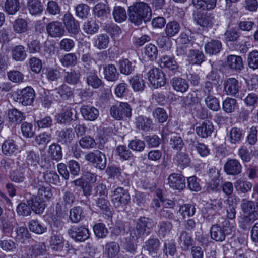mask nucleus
<instances>
[{
    "label": "nucleus",
    "mask_w": 258,
    "mask_h": 258,
    "mask_svg": "<svg viewBox=\"0 0 258 258\" xmlns=\"http://www.w3.org/2000/svg\"><path fill=\"white\" fill-rule=\"evenodd\" d=\"M85 159L91 162L95 168L100 170H104L106 166V156L98 150L87 154L85 156Z\"/></svg>",
    "instance_id": "nucleus-8"
},
{
    "label": "nucleus",
    "mask_w": 258,
    "mask_h": 258,
    "mask_svg": "<svg viewBox=\"0 0 258 258\" xmlns=\"http://www.w3.org/2000/svg\"><path fill=\"white\" fill-rule=\"evenodd\" d=\"M135 124L137 128L145 132H148L153 128V123L151 119L143 116H139L136 118Z\"/></svg>",
    "instance_id": "nucleus-24"
},
{
    "label": "nucleus",
    "mask_w": 258,
    "mask_h": 258,
    "mask_svg": "<svg viewBox=\"0 0 258 258\" xmlns=\"http://www.w3.org/2000/svg\"><path fill=\"white\" fill-rule=\"evenodd\" d=\"M26 161L28 165L35 167L39 163L40 157L38 153L33 150L26 152Z\"/></svg>",
    "instance_id": "nucleus-58"
},
{
    "label": "nucleus",
    "mask_w": 258,
    "mask_h": 258,
    "mask_svg": "<svg viewBox=\"0 0 258 258\" xmlns=\"http://www.w3.org/2000/svg\"><path fill=\"white\" fill-rule=\"evenodd\" d=\"M227 64L230 69L236 71H241L243 68L242 58L238 55H229L227 59Z\"/></svg>",
    "instance_id": "nucleus-27"
},
{
    "label": "nucleus",
    "mask_w": 258,
    "mask_h": 258,
    "mask_svg": "<svg viewBox=\"0 0 258 258\" xmlns=\"http://www.w3.org/2000/svg\"><path fill=\"white\" fill-rule=\"evenodd\" d=\"M63 22L69 33L72 35H76L80 31L79 22L73 15L68 13L64 15Z\"/></svg>",
    "instance_id": "nucleus-11"
},
{
    "label": "nucleus",
    "mask_w": 258,
    "mask_h": 258,
    "mask_svg": "<svg viewBox=\"0 0 258 258\" xmlns=\"http://www.w3.org/2000/svg\"><path fill=\"white\" fill-rule=\"evenodd\" d=\"M83 209L80 207H74L70 211L69 219L72 223L79 222L82 218Z\"/></svg>",
    "instance_id": "nucleus-59"
},
{
    "label": "nucleus",
    "mask_w": 258,
    "mask_h": 258,
    "mask_svg": "<svg viewBox=\"0 0 258 258\" xmlns=\"http://www.w3.org/2000/svg\"><path fill=\"white\" fill-rule=\"evenodd\" d=\"M26 169L19 167L12 171L9 175L10 179L15 183H22L25 179V172Z\"/></svg>",
    "instance_id": "nucleus-48"
},
{
    "label": "nucleus",
    "mask_w": 258,
    "mask_h": 258,
    "mask_svg": "<svg viewBox=\"0 0 258 258\" xmlns=\"http://www.w3.org/2000/svg\"><path fill=\"white\" fill-rule=\"evenodd\" d=\"M29 206L36 214L42 213L45 209L44 201L37 197L32 196L27 201Z\"/></svg>",
    "instance_id": "nucleus-28"
},
{
    "label": "nucleus",
    "mask_w": 258,
    "mask_h": 258,
    "mask_svg": "<svg viewBox=\"0 0 258 258\" xmlns=\"http://www.w3.org/2000/svg\"><path fill=\"white\" fill-rule=\"evenodd\" d=\"M148 81L155 88L163 86L166 84V78L163 71L159 68L152 67L147 74Z\"/></svg>",
    "instance_id": "nucleus-6"
},
{
    "label": "nucleus",
    "mask_w": 258,
    "mask_h": 258,
    "mask_svg": "<svg viewBox=\"0 0 258 258\" xmlns=\"http://www.w3.org/2000/svg\"><path fill=\"white\" fill-rule=\"evenodd\" d=\"M130 199L128 192L120 187L115 188L111 195V201L116 208L128 204L130 202Z\"/></svg>",
    "instance_id": "nucleus-7"
},
{
    "label": "nucleus",
    "mask_w": 258,
    "mask_h": 258,
    "mask_svg": "<svg viewBox=\"0 0 258 258\" xmlns=\"http://www.w3.org/2000/svg\"><path fill=\"white\" fill-rule=\"evenodd\" d=\"M178 242L183 251L189 250L193 246L195 241L191 234L186 231L182 230L179 234Z\"/></svg>",
    "instance_id": "nucleus-16"
},
{
    "label": "nucleus",
    "mask_w": 258,
    "mask_h": 258,
    "mask_svg": "<svg viewBox=\"0 0 258 258\" xmlns=\"http://www.w3.org/2000/svg\"><path fill=\"white\" fill-rule=\"evenodd\" d=\"M28 226L31 232L37 234H41L47 230L46 227L37 219L30 220Z\"/></svg>",
    "instance_id": "nucleus-49"
},
{
    "label": "nucleus",
    "mask_w": 258,
    "mask_h": 258,
    "mask_svg": "<svg viewBox=\"0 0 258 258\" xmlns=\"http://www.w3.org/2000/svg\"><path fill=\"white\" fill-rule=\"evenodd\" d=\"M103 73L105 79L111 82L117 81L119 76L115 66L112 64H107L104 67Z\"/></svg>",
    "instance_id": "nucleus-31"
},
{
    "label": "nucleus",
    "mask_w": 258,
    "mask_h": 258,
    "mask_svg": "<svg viewBox=\"0 0 258 258\" xmlns=\"http://www.w3.org/2000/svg\"><path fill=\"white\" fill-rule=\"evenodd\" d=\"M240 207L243 213L242 218L243 223L240 227L246 229L258 219V211L256 210V205L253 201L245 199L242 200Z\"/></svg>",
    "instance_id": "nucleus-2"
},
{
    "label": "nucleus",
    "mask_w": 258,
    "mask_h": 258,
    "mask_svg": "<svg viewBox=\"0 0 258 258\" xmlns=\"http://www.w3.org/2000/svg\"><path fill=\"white\" fill-rule=\"evenodd\" d=\"M74 137L75 135L72 128L63 129L58 134V140L62 144L67 145L70 143Z\"/></svg>",
    "instance_id": "nucleus-37"
},
{
    "label": "nucleus",
    "mask_w": 258,
    "mask_h": 258,
    "mask_svg": "<svg viewBox=\"0 0 258 258\" xmlns=\"http://www.w3.org/2000/svg\"><path fill=\"white\" fill-rule=\"evenodd\" d=\"M17 150V146L12 139L6 140L2 144V150L3 154L6 156H11Z\"/></svg>",
    "instance_id": "nucleus-50"
},
{
    "label": "nucleus",
    "mask_w": 258,
    "mask_h": 258,
    "mask_svg": "<svg viewBox=\"0 0 258 258\" xmlns=\"http://www.w3.org/2000/svg\"><path fill=\"white\" fill-rule=\"evenodd\" d=\"M180 29L179 24L175 21H173L167 24L165 30V34L167 37H171L177 34Z\"/></svg>",
    "instance_id": "nucleus-55"
},
{
    "label": "nucleus",
    "mask_w": 258,
    "mask_h": 258,
    "mask_svg": "<svg viewBox=\"0 0 258 258\" xmlns=\"http://www.w3.org/2000/svg\"><path fill=\"white\" fill-rule=\"evenodd\" d=\"M160 246V241L157 238H150L145 242V247L150 253H156Z\"/></svg>",
    "instance_id": "nucleus-61"
},
{
    "label": "nucleus",
    "mask_w": 258,
    "mask_h": 258,
    "mask_svg": "<svg viewBox=\"0 0 258 258\" xmlns=\"http://www.w3.org/2000/svg\"><path fill=\"white\" fill-rule=\"evenodd\" d=\"M167 181L170 187L173 189L180 191L185 187V178L181 174L175 173L171 174L168 177Z\"/></svg>",
    "instance_id": "nucleus-12"
},
{
    "label": "nucleus",
    "mask_w": 258,
    "mask_h": 258,
    "mask_svg": "<svg viewBox=\"0 0 258 258\" xmlns=\"http://www.w3.org/2000/svg\"><path fill=\"white\" fill-rule=\"evenodd\" d=\"M112 15L114 20L117 23L122 22L127 18L126 12L125 9L120 6L114 7Z\"/></svg>",
    "instance_id": "nucleus-56"
},
{
    "label": "nucleus",
    "mask_w": 258,
    "mask_h": 258,
    "mask_svg": "<svg viewBox=\"0 0 258 258\" xmlns=\"http://www.w3.org/2000/svg\"><path fill=\"white\" fill-rule=\"evenodd\" d=\"M63 238L58 230L53 229L50 237V245L54 250H59L62 248Z\"/></svg>",
    "instance_id": "nucleus-21"
},
{
    "label": "nucleus",
    "mask_w": 258,
    "mask_h": 258,
    "mask_svg": "<svg viewBox=\"0 0 258 258\" xmlns=\"http://www.w3.org/2000/svg\"><path fill=\"white\" fill-rule=\"evenodd\" d=\"M52 99L55 101L60 99L67 100L71 98L74 95V90L65 84H62L57 88L50 93Z\"/></svg>",
    "instance_id": "nucleus-10"
},
{
    "label": "nucleus",
    "mask_w": 258,
    "mask_h": 258,
    "mask_svg": "<svg viewBox=\"0 0 258 258\" xmlns=\"http://www.w3.org/2000/svg\"><path fill=\"white\" fill-rule=\"evenodd\" d=\"M205 60V56L199 50L191 49L187 55V61L192 64L200 65Z\"/></svg>",
    "instance_id": "nucleus-34"
},
{
    "label": "nucleus",
    "mask_w": 258,
    "mask_h": 258,
    "mask_svg": "<svg viewBox=\"0 0 258 258\" xmlns=\"http://www.w3.org/2000/svg\"><path fill=\"white\" fill-rule=\"evenodd\" d=\"M213 130L214 126L212 123L209 121H205L196 127V131L199 136L207 138L211 135Z\"/></svg>",
    "instance_id": "nucleus-26"
},
{
    "label": "nucleus",
    "mask_w": 258,
    "mask_h": 258,
    "mask_svg": "<svg viewBox=\"0 0 258 258\" xmlns=\"http://www.w3.org/2000/svg\"><path fill=\"white\" fill-rule=\"evenodd\" d=\"M38 198L43 201L49 200L52 196L51 188L49 186L39 185L36 187Z\"/></svg>",
    "instance_id": "nucleus-52"
},
{
    "label": "nucleus",
    "mask_w": 258,
    "mask_h": 258,
    "mask_svg": "<svg viewBox=\"0 0 258 258\" xmlns=\"http://www.w3.org/2000/svg\"><path fill=\"white\" fill-rule=\"evenodd\" d=\"M35 94L34 89L31 87H27L22 90L17 98L19 102L23 105H30L34 101Z\"/></svg>",
    "instance_id": "nucleus-13"
},
{
    "label": "nucleus",
    "mask_w": 258,
    "mask_h": 258,
    "mask_svg": "<svg viewBox=\"0 0 258 258\" xmlns=\"http://www.w3.org/2000/svg\"><path fill=\"white\" fill-rule=\"evenodd\" d=\"M43 179L50 184L57 185L60 183L59 175L54 171H46L44 172Z\"/></svg>",
    "instance_id": "nucleus-53"
},
{
    "label": "nucleus",
    "mask_w": 258,
    "mask_h": 258,
    "mask_svg": "<svg viewBox=\"0 0 258 258\" xmlns=\"http://www.w3.org/2000/svg\"><path fill=\"white\" fill-rule=\"evenodd\" d=\"M172 224L171 222H160L157 226L158 235L164 238L167 235L170 233L172 229Z\"/></svg>",
    "instance_id": "nucleus-54"
},
{
    "label": "nucleus",
    "mask_w": 258,
    "mask_h": 258,
    "mask_svg": "<svg viewBox=\"0 0 258 258\" xmlns=\"http://www.w3.org/2000/svg\"><path fill=\"white\" fill-rule=\"evenodd\" d=\"M80 76L79 71L71 69L70 71L64 72L63 80L68 84L75 85L80 82Z\"/></svg>",
    "instance_id": "nucleus-29"
},
{
    "label": "nucleus",
    "mask_w": 258,
    "mask_h": 258,
    "mask_svg": "<svg viewBox=\"0 0 258 258\" xmlns=\"http://www.w3.org/2000/svg\"><path fill=\"white\" fill-rule=\"evenodd\" d=\"M46 30L48 35L52 37H61L65 32L64 27L59 21L48 23L46 26Z\"/></svg>",
    "instance_id": "nucleus-17"
},
{
    "label": "nucleus",
    "mask_w": 258,
    "mask_h": 258,
    "mask_svg": "<svg viewBox=\"0 0 258 258\" xmlns=\"http://www.w3.org/2000/svg\"><path fill=\"white\" fill-rule=\"evenodd\" d=\"M120 248L118 243L115 242H109L105 245L104 253L108 258H114L118 254Z\"/></svg>",
    "instance_id": "nucleus-39"
},
{
    "label": "nucleus",
    "mask_w": 258,
    "mask_h": 258,
    "mask_svg": "<svg viewBox=\"0 0 258 258\" xmlns=\"http://www.w3.org/2000/svg\"><path fill=\"white\" fill-rule=\"evenodd\" d=\"M217 83L211 81H205L201 86L200 92L204 98L216 94L215 87Z\"/></svg>",
    "instance_id": "nucleus-36"
},
{
    "label": "nucleus",
    "mask_w": 258,
    "mask_h": 258,
    "mask_svg": "<svg viewBox=\"0 0 258 258\" xmlns=\"http://www.w3.org/2000/svg\"><path fill=\"white\" fill-rule=\"evenodd\" d=\"M171 84L174 89L178 92H185L189 88L188 82L179 77H174L171 80Z\"/></svg>",
    "instance_id": "nucleus-35"
},
{
    "label": "nucleus",
    "mask_w": 258,
    "mask_h": 258,
    "mask_svg": "<svg viewBox=\"0 0 258 258\" xmlns=\"http://www.w3.org/2000/svg\"><path fill=\"white\" fill-rule=\"evenodd\" d=\"M243 135L242 130L236 127H232L228 136V140L231 144H239L243 139Z\"/></svg>",
    "instance_id": "nucleus-40"
},
{
    "label": "nucleus",
    "mask_w": 258,
    "mask_h": 258,
    "mask_svg": "<svg viewBox=\"0 0 258 258\" xmlns=\"http://www.w3.org/2000/svg\"><path fill=\"white\" fill-rule=\"evenodd\" d=\"M48 153L51 159L56 161H60L62 157L61 146L57 143L51 144L48 149Z\"/></svg>",
    "instance_id": "nucleus-44"
},
{
    "label": "nucleus",
    "mask_w": 258,
    "mask_h": 258,
    "mask_svg": "<svg viewBox=\"0 0 258 258\" xmlns=\"http://www.w3.org/2000/svg\"><path fill=\"white\" fill-rule=\"evenodd\" d=\"M130 83L135 91H142L144 90L145 85L143 79L138 76H134L130 79Z\"/></svg>",
    "instance_id": "nucleus-63"
},
{
    "label": "nucleus",
    "mask_w": 258,
    "mask_h": 258,
    "mask_svg": "<svg viewBox=\"0 0 258 258\" xmlns=\"http://www.w3.org/2000/svg\"><path fill=\"white\" fill-rule=\"evenodd\" d=\"M86 83L93 89H97L102 85V80L99 78L95 70L87 73Z\"/></svg>",
    "instance_id": "nucleus-30"
},
{
    "label": "nucleus",
    "mask_w": 258,
    "mask_h": 258,
    "mask_svg": "<svg viewBox=\"0 0 258 258\" xmlns=\"http://www.w3.org/2000/svg\"><path fill=\"white\" fill-rule=\"evenodd\" d=\"M151 17V8L146 3L137 2L128 8V20L136 26L149 21Z\"/></svg>",
    "instance_id": "nucleus-1"
},
{
    "label": "nucleus",
    "mask_w": 258,
    "mask_h": 258,
    "mask_svg": "<svg viewBox=\"0 0 258 258\" xmlns=\"http://www.w3.org/2000/svg\"><path fill=\"white\" fill-rule=\"evenodd\" d=\"M119 69L121 73L128 75L134 71L135 66L127 59H123L118 61Z\"/></svg>",
    "instance_id": "nucleus-57"
},
{
    "label": "nucleus",
    "mask_w": 258,
    "mask_h": 258,
    "mask_svg": "<svg viewBox=\"0 0 258 258\" xmlns=\"http://www.w3.org/2000/svg\"><path fill=\"white\" fill-rule=\"evenodd\" d=\"M79 143L82 148L86 149H93L96 145L95 139L90 136H85L81 138Z\"/></svg>",
    "instance_id": "nucleus-60"
},
{
    "label": "nucleus",
    "mask_w": 258,
    "mask_h": 258,
    "mask_svg": "<svg viewBox=\"0 0 258 258\" xmlns=\"http://www.w3.org/2000/svg\"><path fill=\"white\" fill-rule=\"evenodd\" d=\"M224 91L228 95L234 97L238 96L240 86L238 80L234 78H229L225 80L223 84Z\"/></svg>",
    "instance_id": "nucleus-14"
},
{
    "label": "nucleus",
    "mask_w": 258,
    "mask_h": 258,
    "mask_svg": "<svg viewBox=\"0 0 258 258\" xmlns=\"http://www.w3.org/2000/svg\"><path fill=\"white\" fill-rule=\"evenodd\" d=\"M154 226L152 219L146 217H140L137 221L135 228L130 230L132 235L136 237L149 235Z\"/></svg>",
    "instance_id": "nucleus-4"
},
{
    "label": "nucleus",
    "mask_w": 258,
    "mask_h": 258,
    "mask_svg": "<svg viewBox=\"0 0 258 258\" xmlns=\"http://www.w3.org/2000/svg\"><path fill=\"white\" fill-rule=\"evenodd\" d=\"M241 165L236 159L228 160L225 163L224 169L227 174L236 175L241 172Z\"/></svg>",
    "instance_id": "nucleus-19"
},
{
    "label": "nucleus",
    "mask_w": 258,
    "mask_h": 258,
    "mask_svg": "<svg viewBox=\"0 0 258 258\" xmlns=\"http://www.w3.org/2000/svg\"><path fill=\"white\" fill-rule=\"evenodd\" d=\"M13 58L16 61H23L27 54L25 48L22 45H18L13 48L12 50Z\"/></svg>",
    "instance_id": "nucleus-51"
},
{
    "label": "nucleus",
    "mask_w": 258,
    "mask_h": 258,
    "mask_svg": "<svg viewBox=\"0 0 258 258\" xmlns=\"http://www.w3.org/2000/svg\"><path fill=\"white\" fill-rule=\"evenodd\" d=\"M217 0H192L194 6L199 9L209 10L216 6Z\"/></svg>",
    "instance_id": "nucleus-41"
},
{
    "label": "nucleus",
    "mask_w": 258,
    "mask_h": 258,
    "mask_svg": "<svg viewBox=\"0 0 258 258\" xmlns=\"http://www.w3.org/2000/svg\"><path fill=\"white\" fill-rule=\"evenodd\" d=\"M222 224V226L213 225L210 229L212 239L217 242L225 240L226 236L231 234L234 230L233 224L228 220H225Z\"/></svg>",
    "instance_id": "nucleus-3"
},
{
    "label": "nucleus",
    "mask_w": 258,
    "mask_h": 258,
    "mask_svg": "<svg viewBox=\"0 0 258 258\" xmlns=\"http://www.w3.org/2000/svg\"><path fill=\"white\" fill-rule=\"evenodd\" d=\"M8 116L9 121L16 124H20L25 118V114L16 108L9 110Z\"/></svg>",
    "instance_id": "nucleus-46"
},
{
    "label": "nucleus",
    "mask_w": 258,
    "mask_h": 258,
    "mask_svg": "<svg viewBox=\"0 0 258 258\" xmlns=\"http://www.w3.org/2000/svg\"><path fill=\"white\" fill-rule=\"evenodd\" d=\"M26 8L29 13L34 16L40 15L43 11V6L40 0H27Z\"/></svg>",
    "instance_id": "nucleus-25"
},
{
    "label": "nucleus",
    "mask_w": 258,
    "mask_h": 258,
    "mask_svg": "<svg viewBox=\"0 0 258 258\" xmlns=\"http://www.w3.org/2000/svg\"><path fill=\"white\" fill-rule=\"evenodd\" d=\"M130 236L126 238L125 241L124 243V246L125 249L128 252L132 254H135L137 251V240L140 237H136L132 235L131 232L130 231Z\"/></svg>",
    "instance_id": "nucleus-45"
},
{
    "label": "nucleus",
    "mask_w": 258,
    "mask_h": 258,
    "mask_svg": "<svg viewBox=\"0 0 258 258\" xmlns=\"http://www.w3.org/2000/svg\"><path fill=\"white\" fill-rule=\"evenodd\" d=\"M75 200V196L74 193L70 190H66L64 192L62 196V204L63 205V208H61V206L59 204H57L56 211L61 209V211L66 212L68 208L71 207Z\"/></svg>",
    "instance_id": "nucleus-22"
},
{
    "label": "nucleus",
    "mask_w": 258,
    "mask_h": 258,
    "mask_svg": "<svg viewBox=\"0 0 258 258\" xmlns=\"http://www.w3.org/2000/svg\"><path fill=\"white\" fill-rule=\"evenodd\" d=\"M234 187L238 193L245 194L251 190L252 184L250 182L239 179L234 182Z\"/></svg>",
    "instance_id": "nucleus-43"
},
{
    "label": "nucleus",
    "mask_w": 258,
    "mask_h": 258,
    "mask_svg": "<svg viewBox=\"0 0 258 258\" xmlns=\"http://www.w3.org/2000/svg\"><path fill=\"white\" fill-rule=\"evenodd\" d=\"M19 0H6L3 6L4 11L9 15L15 14L20 9Z\"/></svg>",
    "instance_id": "nucleus-38"
},
{
    "label": "nucleus",
    "mask_w": 258,
    "mask_h": 258,
    "mask_svg": "<svg viewBox=\"0 0 258 258\" xmlns=\"http://www.w3.org/2000/svg\"><path fill=\"white\" fill-rule=\"evenodd\" d=\"M195 20L198 25L203 27H211L214 24V18L210 14H197Z\"/></svg>",
    "instance_id": "nucleus-33"
},
{
    "label": "nucleus",
    "mask_w": 258,
    "mask_h": 258,
    "mask_svg": "<svg viewBox=\"0 0 258 258\" xmlns=\"http://www.w3.org/2000/svg\"><path fill=\"white\" fill-rule=\"evenodd\" d=\"M11 237L17 242L24 243L26 240L31 238V234L27 227L18 226L12 232Z\"/></svg>",
    "instance_id": "nucleus-15"
},
{
    "label": "nucleus",
    "mask_w": 258,
    "mask_h": 258,
    "mask_svg": "<svg viewBox=\"0 0 258 258\" xmlns=\"http://www.w3.org/2000/svg\"><path fill=\"white\" fill-rule=\"evenodd\" d=\"M222 49V43L218 40L212 39L205 45V52L210 55H216L220 53Z\"/></svg>",
    "instance_id": "nucleus-20"
},
{
    "label": "nucleus",
    "mask_w": 258,
    "mask_h": 258,
    "mask_svg": "<svg viewBox=\"0 0 258 258\" xmlns=\"http://www.w3.org/2000/svg\"><path fill=\"white\" fill-rule=\"evenodd\" d=\"M222 202L221 198L211 200V203L207 207V215L205 216L209 221L212 220L217 213L222 208Z\"/></svg>",
    "instance_id": "nucleus-18"
},
{
    "label": "nucleus",
    "mask_w": 258,
    "mask_h": 258,
    "mask_svg": "<svg viewBox=\"0 0 258 258\" xmlns=\"http://www.w3.org/2000/svg\"><path fill=\"white\" fill-rule=\"evenodd\" d=\"M70 237L77 242H83L89 238V230L83 226H71L68 230Z\"/></svg>",
    "instance_id": "nucleus-9"
},
{
    "label": "nucleus",
    "mask_w": 258,
    "mask_h": 258,
    "mask_svg": "<svg viewBox=\"0 0 258 258\" xmlns=\"http://www.w3.org/2000/svg\"><path fill=\"white\" fill-rule=\"evenodd\" d=\"M204 101L206 105L210 109L218 111L220 109L219 101L215 95H211V96L205 98Z\"/></svg>",
    "instance_id": "nucleus-62"
},
{
    "label": "nucleus",
    "mask_w": 258,
    "mask_h": 258,
    "mask_svg": "<svg viewBox=\"0 0 258 258\" xmlns=\"http://www.w3.org/2000/svg\"><path fill=\"white\" fill-rule=\"evenodd\" d=\"M81 112L84 119L87 120L94 121L99 116L98 109L89 105L83 106L81 108Z\"/></svg>",
    "instance_id": "nucleus-23"
},
{
    "label": "nucleus",
    "mask_w": 258,
    "mask_h": 258,
    "mask_svg": "<svg viewBox=\"0 0 258 258\" xmlns=\"http://www.w3.org/2000/svg\"><path fill=\"white\" fill-rule=\"evenodd\" d=\"M247 60L250 68L253 70L258 69V51L254 50L249 52L247 56Z\"/></svg>",
    "instance_id": "nucleus-64"
},
{
    "label": "nucleus",
    "mask_w": 258,
    "mask_h": 258,
    "mask_svg": "<svg viewBox=\"0 0 258 258\" xmlns=\"http://www.w3.org/2000/svg\"><path fill=\"white\" fill-rule=\"evenodd\" d=\"M110 13L108 5L103 3H98L93 8V14L97 17H106Z\"/></svg>",
    "instance_id": "nucleus-47"
},
{
    "label": "nucleus",
    "mask_w": 258,
    "mask_h": 258,
    "mask_svg": "<svg viewBox=\"0 0 258 258\" xmlns=\"http://www.w3.org/2000/svg\"><path fill=\"white\" fill-rule=\"evenodd\" d=\"M160 66L162 68H166L169 70L175 71L178 69L177 63L172 57L165 55L160 58Z\"/></svg>",
    "instance_id": "nucleus-42"
},
{
    "label": "nucleus",
    "mask_w": 258,
    "mask_h": 258,
    "mask_svg": "<svg viewBox=\"0 0 258 258\" xmlns=\"http://www.w3.org/2000/svg\"><path fill=\"white\" fill-rule=\"evenodd\" d=\"M111 116L116 120H120L132 116V108L127 102H117L110 109Z\"/></svg>",
    "instance_id": "nucleus-5"
},
{
    "label": "nucleus",
    "mask_w": 258,
    "mask_h": 258,
    "mask_svg": "<svg viewBox=\"0 0 258 258\" xmlns=\"http://www.w3.org/2000/svg\"><path fill=\"white\" fill-rule=\"evenodd\" d=\"M174 160L177 166L181 169L189 166L191 161L188 155L184 152H178Z\"/></svg>",
    "instance_id": "nucleus-32"
}]
</instances>
